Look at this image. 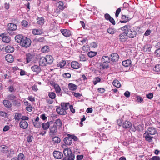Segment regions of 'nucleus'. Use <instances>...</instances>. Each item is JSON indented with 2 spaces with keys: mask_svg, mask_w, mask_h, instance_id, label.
Segmentation results:
<instances>
[{
  "mask_svg": "<svg viewBox=\"0 0 160 160\" xmlns=\"http://www.w3.org/2000/svg\"><path fill=\"white\" fill-rule=\"evenodd\" d=\"M15 40L17 42L19 43L21 46L25 48L29 47L31 43V41L29 38L21 35L16 36L15 37Z\"/></svg>",
  "mask_w": 160,
  "mask_h": 160,
  "instance_id": "obj_1",
  "label": "nucleus"
},
{
  "mask_svg": "<svg viewBox=\"0 0 160 160\" xmlns=\"http://www.w3.org/2000/svg\"><path fill=\"white\" fill-rule=\"evenodd\" d=\"M121 29L123 32H125L128 38H133L137 35L136 31L134 28L129 24H127L122 27Z\"/></svg>",
  "mask_w": 160,
  "mask_h": 160,
  "instance_id": "obj_2",
  "label": "nucleus"
},
{
  "mask_svg": "<svg viewBox=\"0 0 160 160\" xmlns=\"http://www.w3.org/2000/svg\"><path fill=\"white\" fill-rule=\"evenodd\" d=\"M39 65L42 66H46L50 63V55H47L45 57L41 58L39 62Z\"/></svg>",
  "mask_w": 160,
  "mask_h": 160,
  "instance_id": "obj_3",
  "label": "nucleus"
},
{
  "mask_svg": "<svg viewBox=\"0 0 160 160\" xmlns=\"http://www.w3.org/2000/svg\"><path fill=\"white\" fill-rule=\"evenodd\" d=\"M17 26L12 23H8L7 25V31L10 35H12L13 32L12 31H15L17 29Z\"/></svg>",
  "mask_w": 160,
  "mask_h": 160,
  "instance_id": "obj_4",
  "label": "nucleus"
},
{
  "mask_svg": "<svg viewBox=\"0 0 160 160\" xmlns=\"http://www.w3.org/2000/svg\"><path fill=\"white\" fill-rule=\"evenodd\" d=\"M128 37L125 32L121 33L118 37V39L121 42H124L127 41Z\"/></svg>",
  "mask_w": 160,
  "mask_h": 160,
  "instance_id": "obj_5",
  "label": "nucleus"
},
{
  "mask_svg": "<svg viewBox=\"0 0 160 160\" xmlns=\"http://www.w3.org/2000/svg\"><path fill=\"white\" fill-rule=\"evenodd\" d=\"M157 133V131L155 128L152 127H149L148 128L147 131H146L144 135L146 133L151 135H155Z\"/></svg>",
  "mask_w": 160,
  "mask_h": 160,
  "instance_id": "obj_6",
  "label": "nucleus"
},
{
  "mask_svg": "<svg viewBox=\"0 0 160 160\" xmlns=\"http://www.w3.org/2000/svg\"><path fill=\"white\" fill-rule=\"evenodd\" d=\"M132 17L130 18L128 16H127L125 15H122L121 16L122 20L120 21L121 23H126L128 22L132 18Z\"/></svg>",
  "mask_w": 160,
  "mask_h": 160,
  "instance_id": "obj_7",
  "label": "nucleus"
},
{
  "mask_svg": "<svg viewBox=\"0 0 160 160\" xmlns=\"http://www.w3.org/2000/svg\"><path fill=\"white\" fill-rule=\"evenodd\" d=\"M34 55L32 53H27L26 54V63L28 64L32 61L34 57Z\"/></svg>",
  "mask_w": 160,
  "mask_h": 160,
  "instance_id": "obj_8",
  "label": "nucleus"
},
{
  "mask_svg": "<svg viewBox=\"0 0 160 160\" xmlns=\"http://www.w3.org/2000/svg\"><path fill=\"white\" fill-rule=\"evenodd\" d=\"M70 136V134H68V136L64 139L63 141L64 143L67 145H70L72 143V140Z\"/></svg>",
  "mask_w": 160,
  "mask_h": 160,
  "instance_id": "obj_9",
  "label": "nucleus"
},
{
  "mask_svg": "<svg viewBox=\"0 0 160 160\" xmlns=\"http://www.w3.org/2000/svg\"><path fill=\"white\" fill-rule=\"evenodd\" d=\"M53 154L54 157L58 159H61L63 156V154L62 152L57 151H55L53 152Z\"/></svg>",
  "mask_w": 160,
  "mask_h": 160,
  "instance_id": "obj_10",
  "label": "nucleus"
},
{
  "mask_svg": "<svg viewBox=\"0 0 160 160\" xmlns=\"http://www.w3.org/2000/svg\"><path fill=\"white\" fill-rule=\"evenodd\" d=\"M104 17L105 19L109 21L113 25L115 24L116 23L114 20L109 14L108 13L105 14L104 15Z\"/></svg>",
  "mask_w": 160,
  "mask_h": 160,
  "instance_id": "obj_11",
  "label": "nucleus"
},
{
  "mask_svg": "<svg viewBox=\"0 0 160 160\" xmlns=\"http://www.w3.org/2000/svg\"><path fill=\"white\" fill-rule=\"evenodd\" d=\"M61 32L63 35L66 37H70L71 34V32L68 29H61Z\"/></svg>",
  "mask_w": 160,
  "mask_h": 160,
  "instance_id": "obj_12",
  "label": "nucleus"
},
{
  "mask_svg": "<svg viewBox=\"0 0 160 160\" xmlns=\"http://www.w3.org/2000/svg\"><path fill=\"white\" fill-rule=\"evenodd\" d=\"M39 118L38 117H37L36 119L32 120V123L34 126L36 128H38L41 127V123L39 122Z\"/></svg>",
  "mask_w": 160,
  "mask_h": 160,
  "instance_id": "obj_13",
  "label": "nucleus"
},
{
  "mask_svg": "<svg viewBox=\"0 0 160 160\" xmlns=\"http://www.w3.org/2000/svg\"><path fill=\"white\" fill-rule=\"evenodd\" d=\"M28 123L26 121L21 120L19 122L20 127L22 129H26L28 127Z\"/></svg>",
  "mask_w": 160,
  "mask_h": 160,
  "instance_id": "obj_14",
  "label": "nucleus"
},
{
  "mask_svg": "<svg viewBox=\"0 0 160 160\" xmlns=\"http://www.w3.org/2000/svg\"><path fill=\"white\" fill-rule=\"evenodd\" d=\"M57 113L61 115H65L67 114L66 111L62 107L58 108L56 110Z\"/></svg>",
  "mask_w": 160,
  "mask_h": 160,
  "instance_id": "obj_15",
  "label": "nucleus"
},
{
  "mask_svg": "<svg viewBox=\"0 0 160 160\" xmlns=\"http://www.w3.org/2000/svg\"><path fill=\"white\" fill-rule=\"evenodd\" d=\"M71 66L72 68L73 69H77L80 67V64L77 61H73L71 63Z\"/></svg>",
  "mask_w": 160,
  "mask_h": 160,
  "instance_id": "obj_16",
  "label": "nucleus"
},
{
  "mask_svg": "<svg viewBox=\"0 0 160 160\" xmlns=\"http://www.w3.org/2000/svg\"><path fill=\"white\" fill-rule=\"evenodd\" d=\"M31 69L33 72L38 73L40 72L41 71L40 67L37 65H35L32 66L31 68Z\"/></svg>",
  "mask_w": 160,
  "mask_h": 160,
  "instance_id": "obj_17",
  "label": "nucleus"
},
{
  "mask_svg": "<svg viewBox=\"0 0 160 160\" xmlns=\"http://www.w3.org/2000/svg\"><path fill=\"white\" fill-rule=\"evenodd\" d=\"M51 85L54 87L56 93H59L60 92L61 89L59 85L58 84L55 83L54 82H52V83L51 82Z\"/></svg>",
  "mask_w": 160,
  "mask_h": 160,
  "instance_id": "obj_18",
  "label": "nucleus"
},
{
  "mask_svg": "<svg viewBox=\"0 0 160 160\" xmlns=\"http://www.w3.org/2000/svg\"><path fill=\"white\" fill-rule=\"evenodd\" d=\"M111 60L113 62H116L119 58V56L117 53H112L111 54Z\"/></svg>",
  "mask_w": 160,
  "mask_h": 160,
  "instance_id": "obj_19",
  "label": "nucleus"
},
{
  "mask_svg": "<svg viewBox=\"0 0 160 160\" xmlns=\"http://www.w3.org/2000/svg\"><path fill=\"white\" fill-rule=\"evenodd\" d=\"M122 126L124 128H129L132 127V124L131 122L126 120L123 123Z\"/></svg>",
  "mask_w": 160,
  "mask_h": 160,
  "instance_id": "obj_20",
  "label": "nucleus"
},
{
  "mask_svg": "<svg viewBox=\"0 0 160 160\" xmlns=\"http://www.w3.org/2000/svg\"><path fill=\"white\" fill-rule=\"evenodd\" d=\"M132 63V61L130 59H127L123 61L122 62V65L125 67H127L129 66Z\"/></svg>",
  "mask_w": 160,
  "mask_h": 160,
  "instance_id": "obj_21",
  "label": "nucleus"
},
{
  "mask_svg": "<svg viewBox=\"0 0 160 160\" xmlns=\"http://www.w3.org/2000/svg\"><path fill=\"white\" fill-rule=\"evenodd\" d=\"M5 51L8 53H11L14 51V48L12 46H7L5 48Z\"/></svg>",
  "mask_w": 160,
  "mask_h": 160,
  "instance_id": "obj_22",
  "label": "nucleus"
},
{
  "mask_svg": "<svg viewBox=\"0 0 160 160\" xmlns=\"http://www.w3.org/2000/svg\"><path fill=\"white\" fill-rule=\"evenodd\" d=\"M5 59L8 62H12L14 61L13 56L10 54H8L6 56Z\"/></svg>",
  "mask_w": 160,
  "mask_h": 160,
  "instance_id": "obj_23",
  "label": "nucleus"
},
{
  "mask_svg": "<svg viewBox=\"0 0 160 160\" xmlns=\"http://www.w3.org/2000/svg\"><path fill=\"white\" fill-rule=\"evenodd\" d=\"M3 103L4 106L6 108H10L12 106L11 102L8 100H4L3 101Z\"/></svg>",
  "mask_w": 160,
  "mask_h": 160,
  "instance_id": "obj_24",
  "label": "nucleus"
},
{
  "mask_svg": "<svg viewBox=\"0 0 160 160\" xmlns=\"http://www.w3.org/2000/svg\"><path fill=\"white\" fill-rule=\"evenodd\" d=\"M51 121V133H55L57 132V127L54 125Z\"/></svg>",
  "mask_w": 160,
  "mask_h": 160,
  "instance_id": "obj_25",
  "label": "nucleus"
},
{
  "mask_svg": "<svg viewBox=\"0 0 160 160\" xmlns=\"http://www.w3.org/2000/svg\"><path fill=\"white\" fill-rule=\"evenodd\" d=\"M69 89L72 91H75L77 88V86L74 84L70 83L68 84Z\"/></svg>",
  "mask_w": 160,
  "mask_h": 160,
  "instance_id": "obj_26",
  "label": "nucleus"
},
{
  "mask_svg": "<svg viewBox=\"0 0 160 160\" xmlns=\"http://www.w3.org/2000/svg\"><path fill=\"white\" fill-rule=\"evenodd\" d=\"M101 60L103 62L106 63H109L110 61L109 57L106 56H103Z\"/></svg>",
  "mask_w": 160,
  "mask_h": 160,
  "instance_id": "obj_27",
  "label": "nucleus"
},
{
  "mask_svg": "<svg viewBox=\"0 0 160 160\" xmlns=\"http://www.w3.org/2000/svg\"><path fill=\"white\" fill-rule=\"evenodd\" d=\"M32 33L34 35H40L42 34L43 32L41 30L35 29H33Z\"/></svg>",
  "mask_w": 160,
  "mask_h": 160,
  "instance_id": "obj_28",
  "label": "nucleus"
},
{
  "mask_svg": "<svg viewBox=\"0 0 160 160\" xmlns=\"http://www.w3.org/2000/svg\"><path fill=\"white\" fill-rule=\"evenodd\" d=\"M52 140V142H53L54 144L55 143H59L61 141V140L60 138L57 136H55L53 137Z\"/></svg>",
  "mask_w": 160,
  "mask_h": 160,
  "instance_id": "obj_29",
  "label": "nucleus"
},
{
  "mask_svg": "<svg viewBox=\"0 0 160 160\" xmlns=\"http://www.w3.org/2000/svg\"><path fill=\"white\" fill-rule=\"evenodd\" d=\"M145 140L148 142H151L152 141L153 137H152L149 134L146 133L144 135Z\"/></svg>",
  "mask_w": 160,
  "mask_h": 160,
  "instance_id": "obj_30",
  "label": "nucleus"
},
{
  "mask_svg": "<svg viewBox=\"0 0 160 160\" xmlns=\"http://www.w3.org/2000/svg\"><path fill=\"white\" fill-rule=\"evenodd\" d=\"M70 106L69 102H62L61 103L62 107L65 109L66 111L68 109V108Z\"/></svg>",
  "mask_w": 160,
  "mask_h": 160,
  "instance_id": "obj_31",
  "label": "nucleus"
},
{
  "mask_svg": "<svg viewBox=\"0 0 160 160\" xmlns=\"http://www.w3.org/2000/svg\"><path fill=\"white\" fill-rule=\"evenodd\" d=\"M37 21L38 23L41 25H43L44 22V19L42 17H38L37 18Z\"/></svg>",
  "mask_w": 160,
  "mask_h": 160,
  "instance_id": "obj_32",
  "label": "nucleus"
},
{
  "mask_svg": "<svg viewBox=\"0 0 160 160\" xmlns=\"http://www.w3.org/2000/svg\"><path fill=\"white\" fill-rule=\"evenodd\" d=\"M72 151L70 148H66L63 151V153L65 156L68 157L70 154H71Z\"/></svg>",
  "mask_w": 160,
  "mask_h": 160,
  "instance_id": "obj_33",
  "label": "nucleus"
},
{
  "mask_svg": "<svg viewBox=\"0 0 160 160\" xmlns=\"http://www.w3.org/2000/svg\"><path fill=\"white\" fill-rule=\"evenodd\" d=\"M79 44L81 45H83L85 43H87L88 42V39L87 38H83L81 39L78 40Z\"/></svg>",
  "mask_w": 160,
  "mask_h": 160,
  "instance_id": "obj_34",
  "label": "nucleus"
},
{
  "mask_svg": "<svg viewBox=\"0 0 160 160\" xmlns=\"http://www.w3.org/2000/svg\"><path fill=\"white\" fill-rule=\"evenodd\" d=\"M59 5L58 6V8L62 10H63L65 6L64 5V2L62 1H59L58 2Z\"/></svg>",
  "mask_w": 160,
  "mask_h": 160,
  "instance_id": "obj_35",
  "label": "nucleus"
},
{
  "mask_svg": "<svg viewBox=\"0 0 160 160\" xmlns=\"http://www.w3.org/2000/svg\"><path fill=\"white\" fill-rule=\"evenodd\" d=\"M49 122H48L46 123H42V127L44 130H45L48 129L49 128Z\"/></svg>",
  "mask_w": 160,
  "mask_h": 160,
  "instance_id": "obj_36",
  "label": "nucleus"
},
{
  "mask_svg": "<svg viewBox=\"0 0 160 160\" xmlns=\"http://www.w3.org/2000/svg\"><path fill=\"white\" fill-rule=\"evenodd\" d=\"M112 84L114 86L117 88H119L121 86L120 83L117 80H114Z\"/></svg>",
  "mask_w": 160,
  "mask_h": 160,
  "instance_id": "obj_37",
  "label": "nucleus"
},
{
  "mask_svg": "<svg viewBox=\"0 0 160 160\" xmlns=\"http://www.w3.org/2000/svg\"><path fill=\"white\" fill-rule=\"evenodd\" d=\"M54 125H55L56 126H58L59 127H60L62 125V122L59 119H57L54 123H52Z\"/></svg>",
  "mask_w": 160,
  "mask_h": 160,
  "instance_id": "obj_38",
  "label": "nucleus"
},
{
  "mask_svg": "<svg viewBox=\"0 0 160 160\" xmlns=\"http://www.w3.org/2000/svg\"><path fill=\"white\" fill-rule=\"evenodd\" d=\"M22 115L21 113L16 112L15 113L14 118L15 120L19 121L21 118Z\"/></svg>",
  "mask_w": 160,
  "mask_h": 160,
  "instance_id": "obj_39",
  "label": "nucleus"
},
{
  "mask_svg": "<svg viewBox=\"0 0 160 160\" xmlns=\"http://www.w3.org/2000/svg\"><path fill=\"white\" fill-rule=\"evenodd\" d=\"M66 61L64 60H63L60 62L59 63L57 64V66L58 67H60L61 68H62L66 65Z\"/></svg>",
  "mask_w": 160,
  "mask_h": 160,
  "instance_id": "obj_40",
  "label": "nucleus"
},
{
  "mask_svg": "<svg viewBox=\"0 0 160 160\" xmlns=\"http://www.w3.org/2000/svg\"><path fill=\"white\" fill-rule=\"evenodd\" d=\"M2 148V151L4 153H7L8 151V148L5 145H3L1 146Z\"/></svg>",
  "mask_w": 160,
  "mask_h": 160,
  "instance_id": "obj_41",
  "label": "nucleus"
},
{
  "mask_svg": "<svg viewBox=\"0 0 160 160\" xmlns=\"http://www.w3.org/2000/svg\"><path fill=\"white\" fill-rule=\"evenodd\" d=\"M2 39L3 42L6 43H9L10 41V38L9 36H6Z\"/></svg>",
  "mask_w": 160,
  "mask_h": 160,
  "instance_id": "obj_42",
  "label": "nucleus"
},
{
  "mask_svg": "<svg viewBox=\"0 0 160 160\" xmlns=\"http://www.w3.org/2000/svg\"><path fill=\"white\" fill-rule=\"evenodd\" d=\"M18 160H24L25 157L22 153H20L17 157Z\"/></svg>",
  "mask_w": 160,
  "mask_h": 160,
  "instance_id": "obj_43",
  "label": "nucleus"
},
{
  "mask_svg": "<svg viewBox=\"0 0 160 160\" xmlns=\"http://www.w3.org/2000/svg\"><path fill=\"white\" fill-rule=\"evenodd\" d=\"M97 54V52H96L90 51L89 52L88 55L90 58H92Z\"/></svg>",
  "mask_w": 160,
  "mask_h": 160,
  "instance_id": "obj_44",
  "label": "nucleus"
},
{
  "mask_svg": "<svg viewBox=\"0 0 160 160\" xmlns=\"http://www.w3.org/2000/svg\"><path fill=\"white\" fill-rule=\"evenodd\" d=\"M50 49L49 47L48 46H45L42 49V51L43 52L46 53L49 51Z\"/></svg>",
  "mask_w": 160,
  "mask_h": 160,
  "instance_id": "obj_45",
  "label": "nucleus"
},
{
  "mask_svg": "<svg viewBox=\"0 0 160 160\" xmlns=\"http://www.w3.org/2000/svg\"><path fill=\"white\" fill-rule=\"evenodd\" d=\"M152 48V46L150 45H147L144 46V48L146 52H150Z\"/></svg>",
  "mask_w": 160,
  "mask_h": 160,
  "instance_id": "obj_46",
  "label": "nucleus"
},
{
  "mask_svg": "<svg viewBox=\"0 0 160 160\" xmlns=\"http://www.w3.org/2000/svg\"><path fill=\"white\" fill-rule=\"evenodd\" d=\"M154 70L157 72H160V64L156 65L153 68Z\"/></svg>",
  "mask_w": 160,
  "mask_h": 160,
  "instance_id": "obj_47",
  "label": "nucleus"
},
{
  "mask_svg": "<svg viewBox=\"0 0 160 160\" xmlns=\"http://www.w3.org/2000/svg\"><path fill=\"white\" fill-rule=\"evenodd\" d=\"M44 40L43 37L36 38L34 39V41L36 42H43Z\"/></svg>",
  "mask_w": 160,
  "mask_h": 160,
  "instance_id": "obj_48",
  "label": "nucleus"
},
{
  "mask_svg": "<svg viewBox=\"0 0 160 160\" xmlns=\"http://www.w3.org/2000/svg\"><path fill=\"white\" fill-rule=\"evenodd\" d=\"M60 9L58 8L55 9L54 12L53 13V15L55 17L58 16L60 14Z\"/></svg>",
  "mask_w": 160,
  "mask_h": 160,
  "instance_id": "obj_49",
  "label": "nucleus"
},
{
  "mask_svg": "<svg viewBox=\"0 0 160 160\" xmlns=\"http://www.w3.org/2000/svg\"><path fill=\"white\" fill-rule=\"evenodd\" d=\"M101 80V79L98 77L95 78L93 81L94 84V85L96 84L98 82H100Z\"/></svg>",
  "mask_w": 160,
  "mask_h": 160,
  "instance_id": "obj_50",
  "label": "nucleus"
},
{
  "mask_svg": "<svg viewBox=\"0 0 160 160\" xmlns=\"http://www.w3.org/2000/svg\"><path fill=\"white\" fill-rule=\"evenodd\" d=\"M108 32L110 34H113L116 32V30L113 28H109L107 30Z\"/></svg>",
  "mask_w": 160,
  "mask_h": 160,
  "instance_id": "obj_51",
  "label": "nucleus"
},
{
  "mask_svg": "<svg viewBox=\"0 0 160 160\" xmlns=\"http://www.w3.org/2000/svg\"><path fill=\"white\" fill-rule=\"evenodd\" d=\"M8 98L11 101L13 100L16 98V96L12 94H10L7 96Z\"/></svg>",
  "mask_w": 160,
  "mask_h": 160,
  "instance_id": "obj_52",
  "label": "nucleus"
},
{
  "mask_svg": "<svg viewBox=\"0 0 160 160\" xmlns=\"http://www.w3.org/2000/svg\"><path fill=\"white\" fill-rule=\"evenodd\" d=\"M89 49V47L88 45H84L82 48V50L84 52L88 51Z\"/></svg>",
  "mask_w": 160,
  "mask_h": 160,
  "instance_id": "obj_53",
  "label": "nucleus"
},
{
  "mask_svg": "<svg viewBox=\"0 0 160 160\" xmlns=\"http://www.w3.org/2000/svg\"><path fill=\"white\" fill-rule=\"evenodd\" d=\"M79 58L80 61H85L87 60V58L84 55L82 54L81 55L79 56Z\"/></svg>",
  "mask_w": 160,
  "mask_h": 160,
  "instance_id": "obj_54",
  "label": "nucleus"
},
{
  "mask_svg": "<svg viewBox=\"0 0 160 160\" xmlns=\"http://www.w3.org/2000/svg\"><path fill=\"white\" fill-rule=\"evenodd\" d=\"M33 138V137L32 135H29L27 138V141L28 142H31Z\"/></svg>",
  "mask_w": 160,
  "mask_h": 160,
  "instance_id": "obj_55",
  "label": "nucleus"
},
{
  "mask_svg": "<svg viewBox=\"0 0 160 160\" xmlns=\"http://www.w3.org/2000/svg\"><path fill=\"white\" fill-rule=\"evenodd\" d=\"M21 24L22 26L26 27L28 25V23L27 21L26 20H23L21 22Z\"/></svg>",
  "mask_w": 160,
  "mask_h": 160,
  "instance_id": "obj_56",
  "label": "nucleus"
},
{
  "mask_svg": "<svg viewBox=\"0 0 160 160\" xmlns=\"http://www.w3.org/2000/svg\"><path fill=\"white\" fill-rule=\"evenodd\" d=\"M149 160H160V157L159 156H153L152 158L149 159Z\"/></svg>",
  "mask_w": 160,
  "mask_h": 160,
  "instance_id": "obj_57",
  "label": "nucleus"
},
{
  "mask_svg": "<svg viewBox=\"0 0 160 160\" xmlns=\"http://www.w3.org/2000/svg\"><path fill=\"white\" fill-rule=\"evenodd\" d=\"M32 108L31 104H29L28 106L26 108V109L29 112H31L32 110Z\"/></svg>",
  "mask_w": 160,
  "mask_h": 160,
  "instance_id": "obj_58",
  "label": "nucleus"
},
{
  "mask_svg": "<svg viewBox=\"0 0 160 160\" xmlns=\"http://www.w3.org/2000/svg\"><path fill=\"white\" fill-rule=\"evenodd\" d=\"M68 157L69 160H73L74 159L75 156L71 152V154H70Z\"/></svg>",
  "mask_w": 160,
  "mask_h": 160,
  "instance_id": "obj_59",
  "label": "nucleus"
},
{
  "mask_svg": "<svg viewBox=\"0 0 160 160\" xmlns=\"http://www.w3.org/2000/svg\"><path fill=\"white\" fill-rule=\"evenodd\" d=\"M121 8H119L117 10L115 13V16L116 17H118L120 12L121 11Z\"/></svg>",
  "mask_w": 160,
  "mask_h": 160,
  "instance_id": "obj_60",
  "label": "nucleus"
},
{
  "mask_svg": "<svg viewBox=\"0 0 160 160\" xmlns=\"http://www.w3.org/2000/svg\"><path fill=\"white\" fill-rule=\"evenodd\" d=\"M155 54L156 57H160V49H158L156 50Z\"/></svg>",
  "mask_w": 160,
  "mask_h": 160,
  "instance_id": "obj_61",
  "label": "nucleus"
},
{
  "mask_svg": "<svg viewBox=\"0 0 160 160\" xmlns=\"http://www.w3.org/2000/svg\"><path fill=\"white\" fill-rule=\"evenodd\" d=\"M63 76L65 78H69L71 77V75L70 73H65L63 74Z\"/></svg>",
  "mask_w": 160,
  "mask_h": 160,
  "instance_id": "obj_62",
  "label": "nucleus"
},
{
  "mask_svg": "<svg viewBox=\"0 0 160 160\" xmlns=\"http://www.w3.org/2000/svg\"><path fill=\"white\" fill-rule=\"evenodd\" d=\"M98 91L100 93H102L105 91V89L103 88H99L98 89Z\"/></svg>",
  "mask_w": 160,
  "mask_h": 160,
  "instance_id": "obj_63",
  "label": "nucleus"
},
{
  "mask_svg": "<svg viewBox=\"0 0 160 160\" xmlns=\"http://www.w3.org/2000/svg\"><path fill=\"white\" fill-rule=\"evenodd\" d=\"M153 94L152 93H150L146 95L147 97L150 99H151L153 98Z\"/></svg>",
  "mask_w": 160,
  "mask_h": 160,
  "instance_id": "obj_64",
  "label": "nucleus"
}]
</instances>
